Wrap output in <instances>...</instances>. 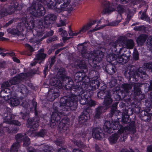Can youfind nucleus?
I'll return each mask as SVG.
<instances>
[{
    "label": "nucleus",
    "mask_w": 152,
    "mask_h": 152,
    "mask_svg": "<svg viewBox=\"0 0 152 152\" xmlns=\"http://www.w3.org/2000/svg\"><path fill=\"white\" fill-rule=\"evenodd\" d=\"M78 100L77 96L74 94H71L67 97H64L60 99V107L63 108L64 111H68L69 109L72 110L71 107L76 104Z\"/></svg>",
    "instance_id": "2"
},
{
    "label": "nucleus",
    "mask_w": 152,
    "mask_h": 152,
    "mask_svg": "<svg viewBox=\"0 0 152 152\" xmlns=\"http://www.w3.org/2000/svg\"><path fill=\"white\" fill-rule=\"evenodd\" d=\"M85 78L86 81H85L84 82L88 86L89 90H95L99 87L100 83L98 80L92 79H91L90 80L87 76L85 77Z\"/></svg>",
    "instance_id": "8"
},
{
    "label": "nucleus",
    "mask_w": 152,
    "mask_h": 152,
    "mask_svg": "<svg viewBox=\"0 0 152 152\" xmlns=\"http://www.w3.org/2000/svg\"><path fill=\"white\" fill-rule=\"evenodd\" d=\"M105 111V109L103 107L100 106L98 107L96 109L95 115V117L98 118H99L100 114Z\"/></svg>",
    "instance_id": "23"
},
{
    "label": "nucleus",
    "mask_w": 152,
    "mask_h": 152,
    "mask_svg": "<svg viewBox=\"0 0 152 152\" xmlns=\"http://www.w3.org/2000/svg\"><path fill=\"white\" fill-rule=\"evenodd\" d=\"M104 91L102 90V91H100L99 92L98 94H97V96H98L100 98H101L102 97V96H103L104 95V94H104Z\"/></svg>",
    "instance_id": "51"
},
{
    "label": "nucleus",
    "mask_w": 152,
    "mask_h": 152,
    "mask_svg": "<svg viewBox=\"0 0 152 152\" xmlns=\"http://www.w3.org/2000/svg\"><path fill=\"white\" fill-rule=\"evenodd\" d=\"M141 18L143 20H146L147 17L145 15L143 14L141 15Z\"/></svg>",
    "instance_id": "60"
},
{
    "label": "nucleus",
    "mask_w": 152,
    "mask_h": 152,
    "mask_svg": "<svg viewBox=\"0 0 152 152\" xmlns=\"http://www.w3.org/2000/svg\"><path fill=\"white\" fill-rule=\"evenodd\" d=\"M118 44L120 46H122L123 47L129 49H132L134 46V43L132 40H124L122 41L119 39L115 42L110 43V45L111 47V49L113 52L116 50L115 48L117 46Z\"/></svg>",
    "instance_id": "3"
},
{
    "label": "nucleus",
    "mask_w": 152,
    "mask_h": 152,
    "mask_svg": "<svg viewBox=\"0 0 152 152\" xmlns=\"http://www.w3.org/2000/svg\"><path fill=\"white\" fill-rule=\"evenodd\" d=\"M89 118V117L86 115H81L79 118V122L80 123H83L86 122Z\"/></svg>",
    "instance_id": "28"
},
{
    "label": "nucleus",
    "mask_w": 152,
    "mask_h": 152,
    "mask_svg": "<svg viewBox=\"0 0 152 152\" xmlns=\"http://www.w3.org/2000/svg\"><path fill=\"white\" fill-rule=\"evenodd\" d=\"M58 152H71L70 151H66L65 150V149L63 148L59 150L58 151Z\"/></svg>",
    "instance_id": "64"
},
{
    "label": "nucleus",
    "mask_w": 152,
    "mask_h": 152,
    "mask_svg": "<svg viewBox=\"0 0 152 152\" xmlns=\"http://www.w3.org/2000/svg\"><path fill=\"white\" fill-rule=\"evenodd\" d=\"M125 7L121 5H119L117 7V10L119 13L121 14L124 12ZM125 12L128 18H130L133 15L132 11H130L128 9L125 8Z\"/></svg>",
    "instance_id": "13"
},
{
    "label": "nucleus",
    "mask_w": 152,
    "mask_h": 152,
    "mask_svg": "<svg viewBox=\"0 0 152 152\" xmlns=\"http://www.w3.org/2000/svg\"><path fill=\"white\" fill-rule=\"evenodd\" d=\"M56 16L53 14L48 15L45 18L46 20H49L51 22L50 23H53L56 19Z\"/></svg>",
    "instance_id": "26"
},
{
    "label": "nucleus",
    "mask_w": 152,
    "mask_h": 152,
    "mask_svg": "<svg viewBox=\"0 0 152 152\" xmlns=\"http://www.w3.org/2000/svg\"><path fill=\"white\" fill-rule=\"evenodd\" d=\"M46 132L44 130H41L40 132L37 133H35V136L38 137H43L45 134Z\"/></svg>",
    "instance_id": "42"
},
{
    "label": "nucleus",
    "mask_w": 152,
    "mask_h": 152,
    "mask_svg": "<svg viewBox=\"0 0 152 152\" xmlns=\"http://www.w3.org/2000/svg\"><path fill=\"white\" fill-rule=\"evenodd\" d=\"M7 32L13 34H19L20 31L19 30H16L15 29L9 28L7 29Z\"/></svg>",
    "instance_id": "32"
},
{
    "label": "nucleus",
    "mask_w": 152,
    "mask_h": 152,
    "mask_svg": "<svg viewBox=\"0 0 152 152\" xmlns=\"http://www.w3.org/2000/svg\"><path fill=\"white\" fill-rule=\"evenodd\" d=\"M87 99L86 98H84L81 99L80 101V102L81 104L85 105L86 104Z\"/></svg>",
    "instance_id": "50"
},
{
    "label": "nucleus",
    "mask_w": 152,
    "mask_h": 152,
    "mask_svg": "<svg viewBox=\"0 0 152 152\" xmlns=\"http://www.w3.org/2000/svg\"><path fill=\"white\" fill-rule=\"evenodd\" d=\"M147 151L148 152H152V145L148 147Z\"/></svg>",
    "instance_id": "58"
},
{
    "label": "nucleus",
    "mask_w": 152,
    "mask_h": 152,
    "mask_svg": "<svg viewBox=\"0 0 152 152\" xmlns=\"http://www.w3.org/2000/svg\"><path fill=\"white\" fill-rule=\"evenodd\" d=\"M119 126V123L118 121L112 122L106 121L104 126V131L108 133L113 132L114 130L117 129Z\"/></svg>",
    "instance_id": "6"
},
{
    "label": "nucleus",
    "mask_w": 152,
    "mask_h": 152,
    "mask_svg": "<svg viewBox=\"0 0 152 152\" xmlns=\"http://www.w3.org/2000/svg\"><path fill=\"white\" fill-rule=\"evenodd\" d=\"M147 36L145 34L142 35L138 37L137 39V42L139 45H141L145 42Z\"/></svg>",
    "instance_id": "22"
},
{
    "label": "nucleus",
    "mask_w": 152,
    "mask_h": 152,
    "mask_svg": "<svg viewBox=\"0 0 152 152\" xmlns=\"http://www.w3.org/2000/svg\"><path fill=\"white\" fill-rule=\"evenodd\" d=\"M139 85V84L136 83L134 86V93L135 95H140L141 93L140 89L138 87Z\"/></svg>",
    "instance_id": "29"
},
{
    "label": "nucleus",
    "mask_w": 152,
    "mask_h": 152,
    "mask_svg": "<svg viewBox=\"0 0 152 152\" xmlns=\"http://www.w3.org/2000/svg\"><path fill=\"white\" fill-rule=\"evenodd\" d=\"M101 130L98 128L94 129L92 133L93 137L96 139H100L102 134L101 133Z\"/></svg>",
    "instance_id": "18"
},
{
    "label": "nucleus",
    "mask_w": 152,
    "mask_h": 152,
    "mask_svg": "<svg viewBox=\"0 0 152 152\" xmlns=\"http://www.w3.org/2000/svg\"><path fill=\"white\" fill-rule=\"evenodd\" d=\"M61 35L63 38V40H68L69 39V38H68L67 37V34L66 31L63 30L62 31L61 34Z\"/></svg>",
    "instance_id": "40"
},
{
    "label": "nucleus",
    "mask_w": 152,
    "mask_h": 152,
    "mask_svg": "<svg viewBox=\"0 0 152 152\" xmlns=\"http://www.w3.org/2000/svg\"><path fill=\"white\" fill-rule=\"evenodd\" d=\"M117 80L115 79H113L111 80L110 83V85L111 87H113L115 86Z\"/></svg>",
    "instance_id": "47"
},
{
    "label": "nucleus",
    "mask_w": 152,
    "mask_h": 152,
    "mask_svg": "<svg viewBox=\"0 0 152 152\" xmlns=\"http://www.w3.org/2000/svg\"><path fill=\"white\" fill-rule=\"evenodd\" d=\"M17 6L16 5V6L8 7L6 9L3 8L0 13V18H1V17H4L8 14H11L14 13L17 9Z\"/></svg>",
    "instance_id": "9"
},
{
    "label": "nucleus",
    "mask_w": 152,
    "mask_h": 152,
    "mask_svg": "<svg viewBox=\"0 0 152 152\" xmlns=\"http://www.w3.org/2000/svg\"><path fill=\"white\" fill-rule=\"evenodd\" d=\"M106 72L109 74H113L115 73V67L112 64L107 65L105 68Z\"/></svg>",
    "instance_id": "20"
},
{
    "label": "nucleus",
    "mask_w": 152,
    "mask_h": 152,
    "mask_svg": "<svg viewBox=\"0 0 152 152\" xmlns=\"http://www.w3.org/2000/svg\"><path fill=\"white\" fill-rule=\"evenodd\" d=\"M58 111H54L53 112L52 114L51 115V118L53 120V123H54L55 122H57L59 121L60 119V118L59 116Z\"/></svg>",
    "instance_id": "24"
},
{
    "label": "nucleus",
    "mask_w": 152,
    "mask_h": 152,
    "mask_svg": "<svg viewBox=\"0 0 152 152\" xmlns=\"http://www.w3.org/2000/svg\"><path fill=\"white\" fill-rule=\"evenodd\" d=\"M122 121L124 123L127 124L130 122L131 120L129 118V116L126 115L123 117Z\"/></svg>",
    "instance_id": "34"
},
{
    "label": "nucleus",
    "mask_w": 152,
    "mask_h": 152,
    "mask_svg": "<svg viewBox=\"0 0 152 152\" xmlns=\"http://www.w3.org/2000/svg\"><path fill=\"white\" fill-rule=\"evenodd\" d=\"M103 28V27H102V28L99 27V28H97L96 27H95V28H94L93 29H92V30H90L89 31V32H94L96 31H97L99 29H100L101 28ZM89 31L88 32V33H89Z\"/></svg>",
    "instance_id": "57"
},
{
    "label": "nucleus",
    "mask_w": 152,
    "mask_h": 152,
    "mask_svg": "<svg viewBox=\"0 0 152 152\" xmlns=\"http://www.w3.org/2000/svg\"><path fill=\"white\" fill-rule=\"evenodd\" d=\"M22 106L23 107L26 108L28 107V104L26 102H23L22 104Z\"/></svg>",
    "instance_id": "59"
},
{
    "label": "nucleus",
    "mask_w": 152,
    "mask_h": 152,
    "mask_svg": "<svg viewBox=\"0 0 152 152\" xmlns=\"http://www.w3.org/2000/svg\"><path fill=\"white\" fill-rule=\"evenodd\" d=\"M2 129V127L1 125H0V136H1L3 135L4 131H6L7 132L10 133L11 132L10 131L9 128H4V131L1 130Z\"/></svg>",
    "instance_id": "37"
},
{
    "label": "nucleus",
    "mask_w": 152,
    "mask_h": 152,
    "mask_svg": "<svg viewBox=\"0 0 152 152\" xmlns=\"http://www.w3.org/2000/svg\"><path fill=\"white\" fill-rule=\"evenodd\" d=\"M73 142L74 144L76 145H77L78 146L80 147H82L83 146V143L82 142H78L75 140V141H73Z\"/></svg>",
    "instance_id": "48"
},
{
    "label": "nucleus",
    "mask_w": 152,
    "mask_h": 152,
    "mask_svg": "<svg viewBox=\"0 0 152 152\" xmlns=\"http://www.w3.org/2000/svg\"><path fill=\"white\" fill-rule=\"evenodd\" d=\"M11 95L10 94L8 95L6 97L7 99V101L12 106H16L18 105L20 103V101L18 99V98L16 97H15L14 98H10V99H9V97H10Z\"/></svg>",
    "instance_id": "15"
},
{
    "label": "nucleus",
    "mask_w": 152,
    "mask_h": 152,
    "mask_svg": "<svg viewBox=\"0 0 152 152\" xmlns=\"http://www.w3.org/2000/svg\"><path fill=\"white\" fill-rule=\"evenodd\" d=\"M34 22H29L27 27V28L29 29H31L34 28Z\"/></svg>",
    "instance_id": "45"
},
{
    "label": "nucleus",
    "mask_w": 152,
    "mask_h": 152,
    "mask_svg": "<svg viewBox=\"0 0 152 152\" xmlns=\"http://www.w3.org/2000/svg\"><path fill=\"white\" fill-rule=\"evenodd\" d=\"M48 6L50 8L53 9L57 4H59L61 0H45Z\"/></svg>",
    "instance_id": "17"
},
{
    "label": "nucleus",
    "mask_w": 152,
    "mask_h": 152,
    "mask_svg": "<svg viewBox=\"0 0 152 152\" xmlns=\"http://www.w3.org/2000/svg\"><path fill=\"white\" fill-rule=\"evenodd\" d=\"M103 4L104 5V8L102 12V13L104 14L106 13H109L113 11L111 10L109 2L105 1L104 2Z\"/></svg>",
    "instance_id": "19"
},
{
    "label": "nucleus",
    "mask_w": 152,
    "mask_h": 152,
    "mask_svg": "<svg viewBox=\"0 0 152 152\" xmlns=\"http://www.w3.org/2000/svg\"><path fill=\"white\" fill-rule=\"evenodd\" d=\"M97 21L96 20H94L91 22L88 23L87 24L81 28L78 31L79 34H82L85 32L86 31H88L91 28V26L95 23Z\"/></svg>",
    "instance_id": "16"
},
{
    "label": "nucleus",
    "mask_w": 152,
    "mask_h": 152,
    "mask_svg": "<svg viewBox=\"0 0 152 152\" xmlns=\"http://www.w3.org/2000/svg\"><path fill=\"white\" fill-rule=\"evenodd\" d=\"M130 56V55L128 53L121 56L118 55H117L116 60L118 63L123 64L126 63L128 61Z\"/></svg>",
    "instance_id": "10"
},
{
    "label": "nucleus",
    "mask_w": 152,
    "mask_h": 152,
    "mask_svg": "<svg viewBox=\"0 0 152 152\" xmlns=\"http://www.w3.org/2000/svg\"><path fill=\"white\" fill-rule=\"evenodd\" d=\"M70 2V0H64L63 4L61 6V10L62 11L65 10L69 5Z\"/></svg>",
    "instance_id": "30"
},
{
    "label": "nucleus",
    "mask_w": 152,
    "mask_h": 152,
    "mask_svg": "<svg viewBox=\"0 0 152 152\" xmlns=\"http://www.w3.org/2000/svg\"><path fill=\"white\" fill-rule=\"evenodd\" d=\"M43 49H41L38 51L37 54L34 59V62L31 64L32 66H34L37 63L38 60H42L45 58L46 55L43 53Z\"/></svg>",
    "instance_id": "11"
},
{
    "label": "nucleus",
    "mask_w": 152,
    "mask_h": 152,
    "mask_svg": "<svg viewBox=\"0 0 152 152\" xmlns=\"http://www.w3.org/2000/svg\"><path fill=\"white\" fill-rule=\"evenodd\" d=\"M20 146L19 143L15 142L13 143L11 148L10 152H17Z\"/></svg>",
    "instance_id": "27"
},
{
    "label": "nucleus",
    "mask_w": 152,
    "mask_h": 152,
    "mask_svg": "<svg viewBox=\"0 0 152 152\" xmlns=\"http://www.w3.org/2000/svg\"><path fill=\"white\" fill-rule=\"evenodd\" d=\"M32 120L31 119H29L27 121V126L29 127L31 129V131H33L32 129L34 130H36L37 128L38 127L39 125L37 123L34 124H32Z\"/></svg>",
    "instance_id": "21"
},
{
    "label": "nucleus",
    "mask_w": 152,
    "mask_h": 152,
    "mask_svg": "<svg viewBox=\"0 0 152 152\" xmlns=\"http://www.w3.org/2000/svg\"><path fill=\"white\" fill-rule=\"evenodd\" d=\"M26 76V73H21L11 79L10 82L11 85H15Z\"/></svg>",
    "instance_id": "12"
},
{
    "label": "nucleus",
    "mask_w": 152,
    "mask_h": 152,
    "mask_svg": "<svg viewBox=\"0 0 152 152\" xmlns=\"http://www.w3.org/2000/svg\"><path fill=\"white\" fill-rule=\"evenodd\" d=\"M120 152H130L126 148H123L121 149Z\"/></svg>",
    "instance_id": "63"
},
{
    "label": "nucleus",
    "mask_w": 152,
    "mask_h": 152,
    "mask_svg": "<svg viewBox=\"0 0 152 152\" xmlns=\"http://www.w3.org/2000/svg\"><path fill=\"white\" fill-rule=\"evenodd\" d=\"M105 96L104 98V104L107 107L110 105L112 102V99L111 98L110 91H106L104 92Z\"/></svg>",
    "instance_id": "14"
},
{
    "label": "nucleus",
    "mask_w": 152,
    "mask_h": 152,
    "mask_svg": "<svg viewBox=\"0 0 152 152\" xmlns=\"http://www.w3.org/2000/svg\"><path fill=\"white\" fill-rule=\"evenodd\" d=\"M20 88L21 90V92L23 94H26L28 93V90L26 87L23 85L20 86Z\"/></svg>",
    "instance_id": "35"
},
{
    "label": "nucleus",
    "mask_w": 152,
    "mask_h": 152,
    "mask_svg": "<svg viewBox=\"0 0 152 152\" xmlns=\"http://www.w3.org/2000/svg\"><path fill=\"white\" fill-rule=\"evenodd\" d=\"M13 22V20H11L8 22L6 23L5 25L4 26V27H7L9 26Z\"/></svg>",
    "instance_id": "62"
},
{
    "label": "nucleus",
    "mask_w": 152,
    "mask_h": 152,
    "mask_svg": "<svg viewBox=\"0 0 152 152\" xmlns=\"http://www.w3.org/2000/svg\"><path fill=\"white\" fill-rule=\"evenodd\" d=\"M89 107H91L95 105V102L91 99H87L86 104Z\"/></svg>",
    "instance_id": "39"
},
{
    "label": "nucleus",
    "mask_w": 152,
    "mask_h": 152,
    "mask_svg": "<svg viewBox=\"0 0 152 152\" xmlns=\"http://www.w3.org/2000/svg\"><path fill=\"white\" fill-rule=\"evenodd\" d=\"M104 49H100L99 50L94 51L92 54H90L86 51V48L83 47L81 54L83 57L89 59V62L91 66H95L93 64L96 65L101 60L104 54Z\"/></svg>",
    "instance_id": "1"
},
{
    "label": "nucleus",
    "mask_w": 152,
    "mask_h": 152,
    "mask_svg": "<svg viewBox=\"0 0 152 152\" xmlns=\"http://www.w3.org/2000/svg\"><path fill=\"white\" fill-rule=\"evenodd\" d=\"M122 86L124 90L127 91L128 90L131 89L132 87V85L128 84H124L122 85Z\"/></svg>",
    "instance_id": "36"
},
{
    "label": "nucleus",
    "mask_w": 152,
    "mask_h": 152,
    "mask_svg": "<svg viewBox=\"0 0 152 152\" xmlns=\"http://www.w3.org/2000/svg\"><path fill=\"white\" fill-rule=\"evenodd\" d=\"M69 34L70 36L73 37L77 36L79 34L78 33V31H77L75 33H73L72 31L70 30L69 31Z\"/></svg>",
    "instance_id": "43"
},
{
    "label": "nucleus",
    "mask_w": 152,
    "mask_h": 152,
    "mask_svg": "<svg viewBox=\"0 0 152 152\" xmlns=\"http://www.w3.org/2000/svg\"><path fill=\"white\" fill-rule=\"evenodd\" d=\"M30 143V139L27 137L25 136L23 140V146H27Z\"/></svg>",
    "instance_id": "33"
},
{
    "label": "nucleus",
    "mask_w": 152,
    "mask_h": 152,
    "mask_svg": "<svg viewBox=\"0 0 152 152\" xmlns=\"http://www.w3.org/2000/svg\"><path fill=\"white\" fill-rule=\"evenodd\" d=\"M121 22L120 20H117L116 21L113 22L111 26H116L118 25V24Z\"/></svg>",
    "instance_id": "53"
},
{
    "label": "nucleus",
    "mask_w": 152,
    "mask_h": 152,
    "mask_svg": "<svg viewBox=\"0 0 152 152\" xmlns=\"http://www.w3.org/2000/svg\"><path fill=\"white\" fill-rule=\"evenodd\" d=\"M148 42H149V44L152 46V37L151 36L149 37L148 40Z\"/></svg>",
    "instance_id": "61"
},
{
    "label": "nucleus",
    "mask_w": 152,
    "mask_h": 152,
    "mask_svg": "<svg viewBox=\"0 0 152 152\" xmlns=\"http://www.w3.org/2000/svg\"><path fill=\"white\" fill-rule=\"evenodd\" d=\"M117 55L116 54L113 53L108 55L107 56V61L110 62L116 60Z\"/></svg>",
    "instance_id": "25"
},
{
    "label": "nucleus",
    "mask_w": 152,
    "mask_h": 152,
    "mask_svg": "<svg viewBox=\"0 0 152 152\" xmlns=\"http://www.w3.org/2000/svg\"><path fill=\"white\" fill-rule=\"evenodd\" d=\"M81 73H77L75 74L76 80H77V82H79L82 80L83 77L81 76Z\"/></svg>",
    "instance_id": "41"
},
{
    "label": "nucleus",
    "mask_w": 152,
    "mask_h": 152,
    "mask_svg": "<svg viewBox=\"0 0 152 152\" xmlns=\"http://www.w3.org/2000/svg\"><path fill=\"white\" fill-rule=\"evenodd\" d=\"M64 120H62V122H61V123L60 124V130L61 131H62L63 132H64L65 130H66V124H64V125L63 124V123H62L63 122Z\"/></svg>",
    "instance_id": "38"
},
{
    "label": "nucleus",
    "mask_w": 152,
    "mask_h": 152,
    "mask_svg": "<svg viewBox=\"0 0 152 152\" xmlns=\"http://www.w3.org/2000/svg\"><path fill=\"white\" fill-rule=\"evenodd\" d=\"M25 47L31 52H33L34 51V48L28 44H26L25 45Z\"/></svg>",
    "instance_id": "44"
},
{
    "label": "nucleus",
    "mask_w": 152,
    "mask_h": 152,
    "mask_svg": "<svg viewBox=\"0 0 152 152\" xmlns=\"http://www.w3.org/2000/svg\"><path fill=\"white\" fill-rule=\"evenodd\" d=\"M2 116L4 121L8 124H14L18 126L21 125L20 123L18 121L12 120L15 116L11 113H4Z\"/></svg>",
    "instance_id": "7"
},
{
    "label": "nucleus",
    "mask_w": 152,
    "mask_h": 152,
    "mask_svg": "<svg viewBox=\"0 0 152 152\" xmlns=\"http://www.w3.org/2000/svg\"><path fill=\"white\" fill-rule=\"evenodd\" d=\"M60 23L59 25L58 26V27L64 26L65 25V22L62 20H61L60 21Z\"/></svg>",
    "instance_id": "55"
},
{
    "label": "nucleus",
    "mask_w": 152,
    "mask_h": 152,
    "mask_svg": "<svg viewBox=\"0 0 152 152\" xmlns=\"http://www.w3.org/2000/svg\"><path fill=\"white\" fill-rule=\"evenodd\" d=\"M57 39L56 36H54L52 38H50L47 41L48 43H49L51 41H54Z\"/></svg>",
    "instance_id": "52"
},
{
    "label": "nucleus",
    "mask_w": 152,
    "mask_h": 152,
    "mask_svg": "<svg viewBox=\"0 0 152 152\" xmlns=\"http://www.w3.org/2000/svg\"><path fill=\"white\" fill-rule=\"evenodd\" d=\"M138 54L137 52H135L133 54V57L135 60L138 59Z\"/></svg>",
    "instance_id": "56"
},
{
    "label": "nucleus",
    "mask_w": 152,
    "mask_h": 152,
    "mask_svg": "<svg viewBox=\"0 0 152 152\" xmlns=\"http://www.w3.org/2000/svg\"><path fill=\"white\" fill-rule=\"evenodd\" d=\"M144 66L148 69H151L152 68V63L149 62L145 64Z\"/></svg>",
    "instance_id": "46"
},
{
    "label": "nucleus",
    "mask_w": 152,
    "mask_h": 152,
    "mask_svg": "<svg viewBox=\"0 0 152 152\" xmlns=\"http://www.w3.org/2000/svg\"><path fill=\"white\" fill-rule=\"evenodd\" d=\"M25 137L21 134H18L15 136V138L16 140V142L19 143L23 139H24Z\"/></svg>",
    "instance_id": "31"
},
{
    "label": "nucleus",
    "mask_w": 152,
    "mask_h": 152,
    "mask_svg": "<svg viewBox=\"0 0 152 152\" xmlns=\"http://www.w3.org/2000/svg\"><path fill=\"white\" fill-rule=\"evenodd\" d=\"M129 128L128 127L121 126L117 133L113 134L109 138V140L111 144L115 143L118 137L122 136V134H127L129 133Z\"/></svg>",
    "instance_id": "5"
},
{
    "label": "nucleus",
    "mask_w": 152,
    "mask_h": 152,
    "mask_svg": "<svg viewBox=\"0 0 152 152\" xmlns=\"http://www.w3.org/2000/svg\"><path fill=\"white\" fill-rule=\"evenodd\" d=\"M3 86L4 87H7L10 86V85L8 82H6L3 83Z\"/></svg>",
    "instance_id": "54"
},
{
    "label": "nucleus",
    "mask_w": 152,
    "mask_h": 152,
    "mask_svg": "<svg viewBox=\"0 0 152 152\" xmlns=\"http://www.w3.org/2000/svg\"><path fill=\"white\" fill-rule=\"evenodd\" d=\"M117 104L118 103H116L113 105V108L111 109V113L113 114L114 113L115 111L116 110Z\"/></svg>",
    "instance_id": "49"
},
{
    "label": "nucleus",
    "mask_w": 152,
    "mask_h": 152,
    "mask_svg": "<svg viewBox=\"0 0 152 152\" xmlns=\"http://www.w3.org/2000/svg\"><path fill=\"white\" fill-rule=\"evenodd\" d=\"M28 10L31 14L37 17L44 15L45 12L44 7L41 4L37 3L33 4Z\"/></svg>",
    "instance_id": "4"
}]
</instances>
